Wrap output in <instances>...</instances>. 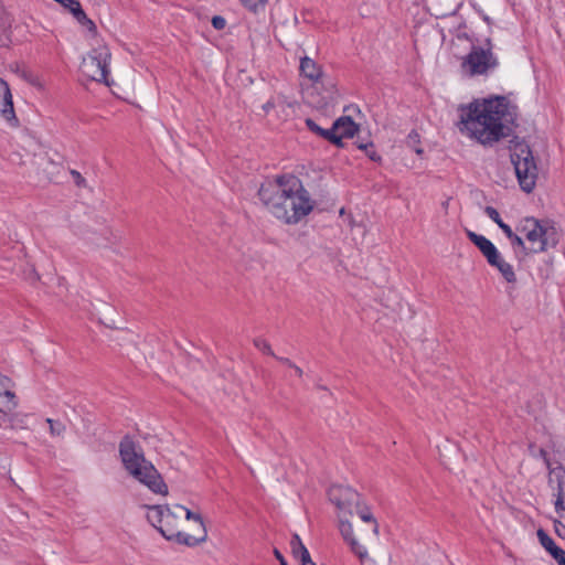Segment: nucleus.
<instances>
[{"mask_svg":"<svg viewBox=\"0 0 565 565\" xmlns=\"http://www.w3.org/2000/svg\"><path fill=\"white\" fill-rule=\"evenodd\" d=\"M519 185L525 193H531L539 175V169L532 150L526 145H516L511 154Z\"/></svg>","mask_w":565,"mask_h":565,"instance_id":"nucleus-9","label":"nucleus"},{"mask_svg":"<svg viewBox=\"0 0 565 565\" xmlns=\"http://www.w3.org/2000/svg\"><path fill=\"white\" fill-rule=\"evenodd\" d=\"M563 472L562 471H553V475L556 476V477H559V475H562Z\"/></svg>","mask_w":565,"mask_h":565,"instance_id":"nucleus-34","label":"nucleus"},{"mask_svg":"<svg viewBox=\"0 0 565 565\" xmlns=\"http://www.w3.org/2000/svg\"><path fill=\"white\" fill-rule=\"evenodd\" d=\"M356 131L358 126L350 117H340L330 129V141L342 146V139L352 138Z\"/></svg>","mask_w":565,"mask_h":565,"instance_id":"nucleus-14","label":"nucleus"},{"mask_svg":"<svg viewBox=\"0 0 565 565\" xmlns=\"http://www.w3.org/2000/svg\"><path fill=\"white\" fill-rule=\"evenodd\" d=\"M274 554H275L276 558L280 562L281 565H287L286 559L284 558V556L281 555V553L278 550H275Z\"/></svg>","mask_w":565,"mask_h":565,"instance_id":"nucleus-32","label":"nucleus"},{"mask_svg":"<svg viewBox=\"0 0 565 565\" xmlns=\"http://www.w3.org/2000/svg\"><path fill=\"white\" fill-rule=\"evenodd\" d=\"M0 115L10 125H17L12 94L7 82L0 78Z\"/></svg>","mask_w":565,"mask_h":565,"instance_id":"nucleus-16","label":"nucleus"},{"mask_svg":"<svg viewBox=\"0 0 565 565\" xmlns=\"http://www.w3.org/2000/svg\"><path fill=\"white\" fill-rule=\"evenodd\" d=\"M349 515H339V530L343 540L350 546L352 553H354L361 561L367 557V548L361 544L354 536L352 524L348 521Z\"/></svg>","mask_w":565,"mask_h":565,"instance_id":"nucleus-12","label":"nucleus"},{"mask_svg":"<svg viewBox=\"0 0 565 565\" xmlns=\"http://www.w3.org/2000/svg\"><path fill=\"white\" fill-rule=\"evenodd\" d=\"M72 174L76 178V180L82 179L81 174L76 171H72Z\"/></svg>","mask_w":565,"mask_h":565,"instance_id":"nucleus-33","label":"nucleus"},{"mask_svg":"<svg viewBox=\"0 0 565 565\" xmlns=\"http://www.w3.org/2000/svg\"><path fill=\"white\" fill-rule=\"evenodd\" d=\"M120 462L129 477L148 488L151 492L168 495V486L154 467L146 459L141 447L131 438H124L119 444Z\"/></svg>","mask_w":565,"mask_h":565,"instance_id":"nucleus-4","label":"nucleus"},{"mask_svg":"<svg viewBox=\"0 0 565 565\" xmlns=\"http://www.w3.org/2000/svg\"><path fill=\"white\" fill-rule=\"evenodd\" d=\"M468 238L477 246L487 263L494 268L502 279L510 286H514L518 281L516 273L512 264H510L497 246L481 234L467 231Z\"/></svg>","mask_w":565,"mask_h":565,"instance_id":"nucleus-8","label":"nucleus"},{"mask_svg":"<svg viewBox=\"0 0 565 565\" xmlns=\"http://www.w3.org/2000/svg\"><path fill=\"white\" fill-rule=\"evenodd\" d=\"M263 110L267 115H273L277 119L285 120L292 111V102L284 94L279 93L271 96L270 99L263 105Z\"/></svg>","mask_w":565,"mask_h":565,"instance_id":"nucleus-13","label":"nucleus"},{"mask_svg":"<svg viewBox=\"0 0 565 565\" xmlns=\"http://www.w3.org/2000/svg\"><path fill=\"white\" fill-rule=\"evenodd\" d=\"M514 233L521 236L524 242V247L512 246L514 250L520 249L525 253L537 254L556 244L554 228L540 223L534 217L520 220Z\"/></svg>","mask_w":565,"mask_h":565,"instance_id":"nucleus-5","label":"nucleus"},{"mask_svg":"<svg viewBox=\"0 0 565 565\" xmlns=\"http://www.w3.org/2000/svg\"><path fill=\"white\" fill-rule=\"evenodd\" d=\"M284 364H286L287 366L290 367V370L294 371L295 375H297L298 377L302 376V370L297 366L296 364H294L290 360L288 359H279Z\"/></svg>","mask_w":565,"mask_h":565,"instance_id":"nucleus-28","label":"nucleus"},{"mask_svg":"<svg viewBox=\"0 0 565 565\" xmlns=\"http://www.w3.org/2000/svg\"><path fill=\"white\" fill-rule=\"evenodd\" d=\"M565 565V564H564Z\"/></svg>","mask_w":565,"mask_h":565,"instance_id":"nucleus-36","label":"nucleus"},{"mask_svg":"<svg viewBox=\"0 0 565 565\" xmlns=\"http://www.w3.org/2000/svg\"><path fill=\"white\" fill-rule=\"evenodd\" d=\"M147 519L163 537L186 546H196L207 540V529L199 512L184 505H150Z\"/></svg>","mask_w":565,"mask_h":565,"instance_id":"nucleus-3","label":"nucleus"},{"mask_svg":"<svg viewBox=\"0 0 565 565\" xmlns=\"http://www.w3.org/2000/svg\"><path fill=\"white\" fill-rule=\"evenodd\" d=\"M110 60L109 47L104 41L96 40L92 50L83 57L79 71L85 78L110 86Z\"/></svg>","mask_w":565,"mask_h":565,"instance_id":"nucleus-6","label":"nucleus"},{"mask_svg":"<svg viewBox=\"0 0 565 565\" xmlns=\"http://www.w3.org/2000/svg\"><path fill=\"white\" fill-rule=\"evenodd\" d=\"M554 508L559 518H565V493L561 484L555 493Z\"/></svg>","mask_w":565,"mask_h":565,"instance_id":"nucleus-20","label":"nucleus"},{"mask_svg":"<svg viewBox=\"0 0 565 565\" xmlns=\"http://www.w3.org/2000/svg\"><path fill=\"white\" fill-rule=\"evenodd\" d=\"M290 548H291V553H292L294 557L297 561L310 555L309 551L303 545V543L298 534L292 535L291 541H290Z\"/></svg>","mask_w":565,"mask_h":565,"instance_id":"nucleus-19","label":"nucleus"},{"mask_svg":"<svg viewBox=\"0 0 565 565\" xmlns=\"http://www.w3.org/2000/svg\"><path fill=\"white\" fill-rule=\"evenodd\" d=\"M551 556L558 563V565L565 564V551L561 547L557 546V548L551 553Z\"/></svg>","mask_w":565,"mask_h":565,"instance_id":"nucleus-26","label":"nucleus"},{"mask_svg":"<svg viewBox=\"0 0 565 565\" xmlns=\"http://www.w3.org/2000/svg\"><path fill=\"white\" fill-rule=\"evenodd\" d=\"M212 24L216 30H223L226 25V21L223 17L215 15L212 19Z\"/></svg>","mask_w":565,"mask_h":565,"instance_id":"nucleus-29","label":"nucleus"},{"mask_svg":"<svg viewBox=\"0 0 565 565\" xmlns=\"http://www.w3.org/2000/svg\"><path fill=\"white\" fill-rule=\"evenodd\" d=\"M300 72L311 81H317L321 76L320 66L311 58L303 57L300 62Z\"/></svg>","mask_w":565,"mask_h":565,"instance_id":"nucleus-18","label":"nucleus"},{"mask_svg":"<svg viewBox=\"0 0 565 565\" xmlns=\"http://www.w3.org/2000/svg\"><path fill=\"white\" fill-rule=\"evenodd\" d=\"M515 106L501 95L475 98L457 108V129L486 147L508 137L515 120Z\"/></svg>","mask_w":565,"mask_h":565,"instance_id":"nucleus-1","label":"nucleus"},{"mask_svg":"<svg viewBox=\"0 0 565 565\" xmlns=\"http://www.w3.org/2000/svg\"><path fill=\"white\" fill-rule=\"evenodd\" d=\"M461 72L468 76H488L499 67V58L492 50L490 39L483 44L472 43L470 52L462 57Z\"/></svg>","mask_w":565,"mask_h":565,"instance_id":"nucleus-7","label":"nucleus"},{"mask_svg":"<svg viewBox=\"0 0 565 565\" xmlns=\"http://www.w3.org/2000/svg\"><path fill=\"white\" fill-rule=\"evenodd\" d=\"M359 148L364 150L366 156L373 160V161H379L381 158L380 156L377 154V152L375 151L374 147L372 143H360L359 145Z\"/></svg>","mask_w":565,"mask_h":565,"instance_id":"nucleus-25","label":"nucleus"},{"mask_svg":"<svg viewBox=\"0 0 565 565\" xmlns=\"http://www.w3.org/2000/svg\"><path fill=\"white\" fill-rule=\"evenodd\" d=\"M306 125L312 132L330 140V129H322L311 119H307Z\"/></svg>","mask_w":565,"mask_h":565,"instance_id":"nucleus-23","label":"nucleus"},{"mask_svg":"<svg viewBox=\"0 0 565 565\" xmlns=\"http://www.w3.org/2000/svg\"><path fill=\"white\" fill-rule=\"evenodd\" d=\"M45 423L49 427L51 436L61 437L63 435L65 427L62 423L53 420L51 418H47Z\"/></svg>","mask_w":565,"mask_h":565,"instance_id":"nucleus-22","label":"nucleus"},{"mask_svg":"<svg viewBox=\"0 0 565 565\" xmlns=\"http://www.w3.org/2000/svg\"><path fill=\"white\" fill-rule=\"evenodd\" d=\"M329 499L339 510V515H352L358 510L360 495L350 487L335 484L329 489Z\"/></svg>","mask_w":565,"mask_h":565,"instance_id":"nucleus-10","label":"nucleus"},{"mask_svg":"<svg viewBox=\"0 0 565 565\" xmlns=\"http://www.w3.org/2000/svg\"><path fill=\"white\" fill-rule=\"evenodd\" d=\"M18 406V398L14 392L12 380L0 373V413L11 414Z\"/></svg>","mask_w":565,"mask_h":565,"instance_id":"nucleus-11","label":"nucleus"},{"mask_svg":"<svg viewBox=\"0 0 565 565\" xmlns=\"http://www.w3.org/2000/svg\"><path fill=\"white\" fill-rule=\"evenodd\" d=\"M416 152H417L418 154H420V153H422V149H416Z\"/></svg>","mask_w":565,"mask_h":565,"instance_id":"nucleus-35","label":"nucleus"},{"mask_svg":"<svg viewBox=\"0 0 565 565\" xmlns=\"http://www.w3.org/2000/svg\"><path fill=\"white\" fill-rule=\"evenodd\" d=\"M63 4V9L66 13H70L77 23L82 26L83 31L87 33V35L95 38L97 30L95 23L87 17L85 11L83 10L81 2H61Z\"/></svg>","mask_w":565,"mask_h":565,"instance_id":"nucleus-15","label":"nucleus"},{"mask_svg":"<svg viewBox=\"0 0 565 565\" xmlns=\"http://www.w3.org/2000/svg\"><path fill=\"white\" fill-rule=\"evenodd\" d=\"M555 530L559 536H563L565 533V526L561 522H555Z\"/></svg>","mask_w":565,"mask_h":565,"instance_id":"nucleus-30","label":"nucleus"},{"mask_svg":"<svg viewBox=\"0 0 565 565\" xmlns=\"http://www.w3.org/2000/svg\"><path fill=\"white\" fill-rule=\"evenodd\" d=\"M301 565H316V563L311 559V556L308 555L307 557H303L298 561Z\"/></svg>","mask_w":565,"mask_h":565,"instance_id":"nucleus-31","label":"nucleus"},{"mask_svg":"<svg viewBox=\"0 0 565 565\" xmlns=\"http://www.w3.org/2000/svg\"><path fill=\"white\" fill-rule=\"evenodd\" d=\"M484 213L491 221H493L502 230L507 238L510 241L511 246L524 247L523 238L515 234L511 226L502 221L500 213L494 207L487 206L484 209Z\"/></svg>","mask_w":565,"mask_h":565,"instance_id":"nucleus-17","label":"nucleus"},{"mask_svg":"<svg viewBox=\"0 0 565 565\" xmlns=\"http://www.w3.org/2000/svg\"><path fill=\"white\" fill-rule=\"evenodd\" d=\"M537 539L541 543V545L546 550V552H548L550 554L553 553V551L555 548H557V545L555 544V542L553 541V539L551 536L547 535V533H545L543 530H539L537 533Z\"/></svg>","mask_w":565,"mask_h":565,"instance_id":"nucleus-21","label":"nucleus"},{"mask_svg":"<svg viewBox=\"0 0 565 565\" xmlns=\"http://www.w3.org/2000/svg\"><path fill=\"white\" fill-rule=\"evenodd\" d=\"M258 195L267 212L288 225L303 221L316 205L301 180L291 174L279 175L263 184Z\"/></svg>","mask_w":565,"mask_h":565,"instance_id":"nucleus-2","label":"nucleus"},{"mask_svg":"<svg viewBox=\"0 0 565 565\" xmlns=\"http://www.w3.org/2000/svg\"><path fill=\"white\" fill-rule=\"evenodd\" d=\"M354 513H358L364 522H374L372 514L367 510L361 509L359 503L358 510H355Z\"/></svg>","mask_w":565,"mask_h":565,"instance_id":"nucleus-27","label":"nucleus"},{"mask_svg":"<svg viewBox=\"0 0 565 565\" xmlns=\"http://www.w3.org/2000/svg\"><path fill=\"white\" fill-rule=\"evenodd\" d=\"M254 345L263 353L265 354H268V355H274V352L271 350V347L269 344V342L262 338V337H258L256 339H254Z\"/></svg>","mask_w":565,"mask_h":565,"instance_id":"nucleus-24","label":"nucleus"}]
</instances>
